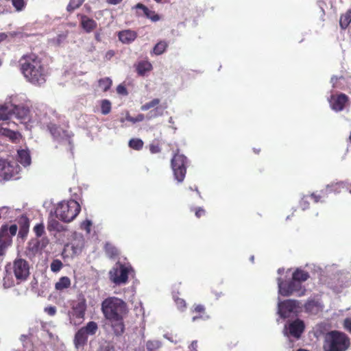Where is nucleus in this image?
Segmentation results:
<instances>
[{"label":"nucleus","mask_w":351,"mask_h":351,"mask_svg":"<svg viewBox=\"0 0 351 351\" xmlns=\"http://www.w3.org/2000/svg\"><path fill=\"white\" fill-rule=\"evenodd\" d=\"M151 108H153V110L149 112L147 115L148 119L162 116L165 110L167 108V105L166 103L160 104V99L158 98H154L150 101L142 105L141 107V110L142 111H147Z\"/></svg>","instance_id":"nucleus-11"},{"label":"nucleus","mask_w":351,"mask_h":351,"mask_svg":"<svg viewBox=\"0 0 351 351\" xmlns=\"http://www.w3.org/2000/svg\"><path fill=\"white\" fill-rule=\"evenodd\" d=\"M123 0H106V3L110 5H117L121 3Z\"/></svg>","instance_id":"nucleus-56"},{"label":"nucleus","mask_w":351,"mask_h":351,"mask_svg":"<svg viewBox=\"0 0 351 351\" xmlns=\"http://www.w3.org/2000/svg\"><path fill=\"white\" fill-rule=\"evenodd\" d=\"M30 276L29 263L21 257L16 258L12 263L5 266L3 285L10 288L26 282Z\"/></svg>","instance_id":"nucleus-3"},{"label":"nucleus","mask_w":351,"mask_h":351,"mask_svg":"<svg viewBox=\"0 0 351 351\" xmlns=\"http://www.w3.org/2000/svg\"><path fill=\"white\" fill-rule=\"evenodd\" d=\"M29 110L23 106H15L13 109V114L21 122L26 121L29 118Z\"/></svg>","instance_id":"nucleus-23"},{"label":"nucleus","mask_w":351,"mask_h":351,"mask_svg":"<svg viewBox=\"0 0 351 351\" xmlns=\"http://www.w3.org/2000/svg\"><path fill=\"white\" fill-rule=\"evenodd\" d=\"M144 119H145V116L143 114H138L136 117H131L129 114H128L126 116V120L128 121H130L133 123H135L136 122L143 121Z\"/></svg>","instance_id":"nucleus-43"},{"label":"nucleus","mask_w":351,"mask_h":351,"mask_svg":"<svg viewBox=\"0 0 351 351\" xmlns=\"http://www.w3.org/2000/svg\"><path fill=\"white\" fill-rule=\"evenodd\" d=\"M117 92L118 94L119 95H128V92L127 90V88L126 87L123 85V84H119L117 86Z\"/></svg>","instance_id":"nucleus-50"},{"label":"nucleus","mask_w":351,"mask_h":351,"mask_svg":"<svg viewBox=\"0 0 351 351\" xmlns=\"http://www.w3.org/2000/svg\"><path fill=\"white\" fill-rule=\"evenodd\" d=\"M343 77L341 76L339 77H337V76H332L330 79V82L332 83V87L333 88H338V85H337V81L339 79H342Z\"/></svg>","instance_id":"nucleus-54"},{"label":"nucleus","mask_w":351,"mask_h":351,"mask_svg":"<svg viewBox=\"0 0 351 351\" xmlns=\"http://www.w3.org/2000/svg\"><path fill=\"white\" fill-rule=\"evenodd\" d=\"M309 197L307 195H304L300 202V206L302 208V210H306L309 208L310 203L308 201Z\"/></svg>","instance_id":"nucleus-45"},{"label":"nucleus","mask_w":351,"mask_h":351,"mask_svg":"<svg viewBox=\"0 0 351 351\" xmlns=\"http://www.w3.org/2000/svg\"><path fill=\"white\" fill-rule=\"evenodd\" d=\"M18 226L12 224L3 225L0 228V256L3 255L5 250L12 243V237L16 235Z\"/></svg>","instance_id":"nucleus-9"},{"label":"nucleus","mask_w":351,"mask_h":351,"mask_svg":"<svg viewBox=\"0 0 351 351\" xmlns=\"http://www.w3.org/2000/svg\"><path fill=\"white\" fill-rule=\"evenodd\" d=\"M298 351H308V350H304V349H299Z\"/></svg>","instance_id":"nucleus-61"},{"label":"nucleus","mask_w":351,"mask_h":351,"mask_svg":"<svg viewBox=\"0 0 351 351\" xmlns=\"http://www.w3.org/2000/svg\"><path fill=\"white\" fill-rule=\"evenodd\" d=\"M45 312L50 316H53L56 313V308L55 306H48L45 308Z\"/></svg>","instance_id":"nucleus-52"},{"label":"nucleus","mask_w":351,"mask_h":351,"mask_svg":"<svg viewBox=\"0 0 351 351\" xmlns=\"http://www.w3.org/2000/svg\"><path fill=\"white\" fill-rule=\"evenodd\" d=\"M168 47V43L165 40H160L153 48V53L156 56L162 54Z\"/></svg>","instance_id":"nucleus-33"},{"label":"nucleus","mask_w":351,"mask_h":351,"mask_svg":"<svg viewBox=\"0 0 351 351\" xmlns=\"http://www.w3.org/2000/svg\"><path fill=\"white\" fill-rule=\"evenodd\" d=\"M34 231L37 237H41L45 232L43 223H38L34 227Z\"/></svg>","instance_id":"nucleus-44"},{"label":"nucleus","mask_w":351,"mask_h":351,"mask_svg":"<svg viewBox=\"0 0 351 351\" xmlns=\"http://www.w3.org/2000/svg\"><path fill=\"white\" fill-rule=\"evenodd\" d=\"M71 279L67 276L61 277L59 280L55 284V289L56 291H62L71 287Z\"/></svg>","instance_id":"nucleus-27"},{"label":"nucleus","mask_w":351,"mask_h":351,"mask_svg":"<svg viewBox=\"0 0 351 351\" xmlns=\"http://www.w3.org/2000/svg\"><path fill=\"white\" fill-rule=\"evenodd\" d=\"M205 213V210L201 207H198L195 209V215L197 218H200L202 216L204 215Z\"/></svg>","instance_id":"nucleus-53"},{"label":"nucleus","mask_w":351,"mask_h":351,"mask_svg":"<svg viewBox=\"0 0 351 351\" xmlns=\"http://www.w3.org/2000/svg\"><path fill=\"white\" fill-rule=\"evenodd\" d=\"M1 64H2V62H1V60H0V66L1 65Z\"/></svg>","instance_id":"nucleus-62"},{"label":"nucleus","mask_w":351,"mask_h":351,"mask_svg":"<svg viewBox=\"0 0 351 351\" xmlns=\"http://www.w3.org/2000/svg\"><path fill=\"white\" fill-rule=\"evenodd\" d=\"M99 88L104 92L110 89L112 86V80L109 77L101 78L98 82Z\"/></svg>","instance_id":"nucleus-37"},{"label":"nucleus","mask_w":351,"mask_h":351,"mask_svg":"<svg viewBox=\"0 0 351 351\" xmlns=\"http://www.w3.org/2000/svg\"><path fill=\"white\" fill-rule=\"evenodd\" d=\"M343 187V184L342 182L332 183L331 184L327 185L325 191H322L321 193H339Z\"/></svg>","instance_id":"nucleus-31"},{"label":"nucleus","mask_w":351,"mask_h":351,"mask_svg":"<svg viewBox=\"0 0 351 351\" xmlns=\"http://www.w3.org/2000/svg\"><path fill=\"white\" fill-rule=\"evenodd\" d=\"M343 326L346 331L351 334V317H347L343 320Z\"/></svg>","instance_id":"nucleus-49"},{"label":"nucleus","mask_w":351,"mask_h":351,"mask_svg":"<svg viewBox=\"0 0 351 351\" xmlns=\"http://www.w3.org/2000/svg\"><path fill=\"white\" fill-rule=\"evenodd\" d=\"M19 68L25 80L34 86H40L47 81L48 70L35 53L23 55L19 60Z\"/></svg>","instance_id":"nucleus-1"},{"label":"nucleus","mask_w":351,"mask_h":351,"mask_svg":"<svg viewBox=\"0 0 351 351\" xmlns=\"http://www.w3.org/2000/svg\"><path fill=\"white\" fill-rule=\"evenodd\" d=\"M2 134L8 138H9L12 143H18L21 138V135L18 132H14L13 130H11L10 129H2Z\"/></svg>","instance_id":"nucleus-29"},{"label":"nucleus","mask_w":351,"mask_h":351,"mask_svg":"<svg viewBox=\"0 0 351 351\" xmlns=\"http://www.w3.org/2000/svg\"><path fill=\"white\" fill-rule=\"evenodd\" d=\"M98 330V325L90 321L85 326L80 328L75 334L73 343L77 349L83 348L87 343L89 335H94Z\"/></svg>","instance_id":"nucleus-7"},{"label":"nucleus","mask_w":351,"mask_h":351,"mask_svg":"<svg viewBox=\"0 0 351 351\" xmlns=\"http://www.w3.org/2000/svg\"><path fill=\"white\" fill-rule=\"evenodd\" d=\"M285 328L290 336L299 339L304 330L305 325L302 320L296 319L290 322L288 326H285Z\"/></svg>","instance_id":"nucleus-17"},{"label":"nucleus","mask_w":351,"mask_h":351,"mask_svg":"<svg viewBox=\"0 0 351 351\" xmlns=\"http://www.w3.org/2000/svg\"><path fill=\"white\" fill-rule=\"evenodd\" d=\"M152 65L148 61H140L136 64V70L138 75L143 76L147 72L152 70Z\"/></svg>","instance_id":"nucleus-25"},{"label":"nucleus","mask_w":351,"mask_h":351,"mask_svg":"<svg viewBox=\"0 0 351 351\" xmlns=\"http://www.w3.org/2000/svg\"><path fill=\"white\" fill-rule=\"evenodd\" d=\"M144 143L140 138H132L130 140L128 145L130 148L139 151L143 149Z\"/></svg>","instance_id":"nucleus-36"},{"label":"nucleus","mask_w":351,"mask_h":351,"mask_svg":"<svg viewBox=\"0 0 351 351\" xmlns=\"http://www.w3.org/2000/svg\"><path fill=\"white\" fill-rule=\"evenodd\" d=\"M349 141L351 143V132H350V136H349Z\"/></svg>","instance_id":"nucleus-60"},{"label":"nucleus","mask_w":351,"mask_h":351,"mask_svg":"<svg viewBox=\"0 0 351 351\" xmlns=\"http://www.w3.org/2000/svg\"><path fill=\"white\" fill-rule=\"evenodd\" d=\"M259 152H260V150H259V149L258 150V149H254V152H255V153L258 154V153H259Z\"/></svg>","instance_id":"nucleus-59"},{"label":"nucleus","mask_w":351,"mask_h":351,"mask_svg":"<svg viewBox=\"0 0 351 351\" xmlns=\"http://www.w3.org/2000/svg\"><path fill=\"white\" fill-rule=\"evenodd\" d=\"M323 308L324 304L319 300L309 299L304 304L305 311L313 315L318 314Z\"/></svg>","instance_id":"nucleus-18"},{"label":"nucleus","mask_w":351,"mask_h":351,"mask_svg":"<svg viewBox=\"0 0 351 351\" xmlns=\"http://www.w3.org/2000/svg\"><path fill=\"white\" fill-rule=\"evenodd\" d=\"M81 210L80 204L74 200L60 202L55 210L56 217L65 223H69L76 218Z\"/></svg>","instance_id":"nucleus-5"},{"label":"nucleus","mask_w":351,"mask_h":351,"mask_svg":"<svg viewBox=\"0 0 351 351\" xmlns=\"http://www.w3.org/2000/svg\"><path fill=\"white\" fill-rule=\"evenodd\" d=\"M12 4L16 12L23 11L26 7L27 3L25 0H11Z\"/></svg>","instance_id":"nucleus-38"},{"label":"nucleus","mask_w":351,"mask_h":351,"mask_svg":"<svg viewBox=\"0 0 351 351\" xmlns=\"http://www.w3.org/2000/svg\"><path fill=\"white\" fill-rule=\"evenodd\" d=\"M292 278L302 285L303 282L306 281L310 278V275L308 271L297 268L293 273Z\"/></svg>","instance_id":"nucleus-26"},{"label":"nucleus","mask_w":351,"mask_h":351,"mask_svg":"<svg viewBox=\"0 0 351 351\" xmlns=\"http://www.w3.org/2000/svg\"><path fill=\"white\" fill-rule=\"evenodd\" d=\"M47 128L55 141L58 142L66 141L69 144L71 143V136L67 130L53 123H49Z\"/></svg>","instance_id":"nucleus-13"},{"label":"nucleus","mask_w":351,"mask_h":351,"mask_svg":"<svg viewBox=\"0 0 351 351\" xmlns=\"http://www.w3.org/2000/svg\"><path fill=\"white\" fill-rule=\"evenodd\" d=\"M119 40L123 44H130L137 38V32L131 29H125L118 33Z\"/></svg>","instance_id":"nucleus-19"},{"label":"nucleus","mask_w":351,"mask_h":351,"mask_svg":"<svg viewBox=\"0 0 351 351\" xmlns=\"http://www.w3.org/2000/svg\"><path fill=\"white\" fill-rule=\"evenodd\" d=\"M95 38L97 41L99 42L101 41V38H100V34L99 33H95Z\"/></svg>","instance_id":"nucleus-58"},{"label":"nucleus","mask_w":351,"mask_h":351,"mask_svg":"<svg viewBox=\"0 0 351 351\" xmlns=\"http://www.w3.org/2000/svg\"><path fill=\"white\" fill-rule=\"evenodd\" d=\"M134 8L136 9H140L143 11L144 15L150 19L152 21H157L160 19L159 16L155 13L154 11L150 10L147 7H146L143 3H137Z\"/></svg>","instance_id":"nucleus-24"},{"label":"nucleus","mask_w":351,"mask_h":351,"mask_svg":"<svg viewBox=\"0 0 351 351\" xmlns=\"http://www.w3.org/2000/svg\"><path fill=\"white\" fill-rule=\"evenodd\" d=\"M8 38V35L5 33H0V43L5 40Z\"/></svg>","instance_id":"nucleus-57"},{"label":"nucleus","mask_w":351,"mask_h":351,"mask_svg":"<svg viewBox=\"0 0 351 351\" xmlns=\"http://www.w3.org/2000/svg\"><path fill=\"white\" fill-rule=\"evenodd\" d=\"M175 302L179 309H180L182 311L185 309L186 302L184 299L177 298L176 299H175Z\"/></svg>","instance_id":"nucleus-48"},{"label":"nucleus","mask_w":351,"mask_h":351,"mask_svg":"<svg viewBox=\"0 0 351 351\" xmlns=\"http://www.w3.org/2000/svg\"><path fill=\"white\" fill-rule=\"evenodd\" d=\"M191 312L193 313L196 314V315L192 317L193 322H196L199 319H205L206 318H208V316L206 315V308L202 304H194L193 306V308H191Z\"/></svg>","instance_id":"nucleus-21"},{"label":"nucleus","mask_w":351,"mask_h":351,"mask_svg":"<svg viewBox=\"0 0 351 351\" xmlns=\"http://www.w3.org/2000/svg\"><path fill=\"white\" fill-rule=\"evenodd\" d=\"M19 162L23 166L29 165L31 163V157L28 151L21 149L18 151Z\"/></svg>","instance_id":"nucleus-28"},{"label":"nucleus","mask_w":351,"mask_h":351,"mask_svg":"<svg viewBox=\"0 0 351 351\" xmlns=\"http://www.w3.org/2000/svg\"><path fill=\"white\" fill-rule=\"evenodd\" d=\"M279 293L283 296H289L297 293L298 296H302L306 293V289L297 280L291 278L289 282H284L281 278H278Z\"/></svg>","instance_id":"nucleus-8"},{"label":"nucleus","mask_w":351,"mask_h":351,"mask_svg":"<svg viewBox=\"0 0 351 351\" xmlns=\"http://www.w3.org/2000/svg\"><path fill=\"white\" fill-rule=\"evenodd\" d=\"M63 264L62 261L59 259H54L51 262L50 265L51 270L54 272L57 273L60 271V269L62 268Z\"/></svg>","instance_id":"nucleus-40"},{"label":"nucleus","mask_w":351,"mask_h":351,"mask_svg":"<svg viewBox=\"0 0 351 351\" xmlns=\"http://www.w3.org/2000/svg\"><path fill=\"white\" fill-rule=\"evenodd\" d=\"M101 312L109 322L113 333L117 337L125 332L124 317L128 313V306L122 299L112 296L101 302Z\"/></svg>","instance_id":"nucleus-2"},{"label":"nucleus","mask_w":351,"mask_h":351,"mask_svg":"<svg viewBox=\"0 0 351 351\" xmlns=\"http://www.w3.org/2000/svg\"><path fill=\"white\" fill-rule=\"evenodd\" d=\"M80 25L86 33H90L97 28V23L94 19L83 14L81 16Z\"/></svg>","instance_id":"nucleus-20"},{"label":"nucleus","mask_w":351,"mask_h":351,"mask_svg":"<svg viewBox=\"0 0 351 351\" xmlns=\"http://www.w3.org/2000/svg\"><path fill=\"white\" fill-rule=\"evenodd\" d=\"M91 226V221L89 219H86L81 223L80 227L82 230H85L88 233H89L90 232Z\"/></svg>","instance_id":"nucleus-46"},{"label":"nucleus","mask_w":351,"mask_h":351,"mask_svg":"<svg viewBox=\"0 0 351 351\" xmlns=\"http://www.w3.org/2000/svg\"><path fill=\"white\" fill-rule=\"evenodd\" d=\"M160 347L158 341H148L146 343V348L149 351H154Z\"/></svg>","instance_id":"nucleus-41"},{"label":"nucleus","mask_w":351,"mask_h":351,"mask_svg":"<svg viewBox=\"0 0 351 351\" xmlns=\"http://www.w3.org/2000/svg\"><path fill=\"white\" fill-rule=\"evenodd\" d=\"M187 163V158L184 154H180L178 149L171 160V167L173 176L178 182H182L184 180Z\"/></svg>","instance_id":"nucleus-6"},{"label":"nucleus","mask_w":351,"mask_h":351,"mask_svg":"<svg viewBox=\"0 0 351 351\" xmlns=\"http://www.w3.org/2000/svg\"><path fill=\"white\" fill-rule=\"evenodd\" d=\"M86 0H70L66 5V11L69 13L73 12L75 10L80 8Z\"/></svg>","instance_id":"nucleus-34"},{"label":"nucleus","mask_w":351,"mask_h":351,"mask_svg":"<svg viewBox=\"0 0 351 351\" xmlns=\"http://www.w3.org/2000/svg\"><path fill=\"white\" fill-rule=\"evenodd\" d=\"M11 113L8 111V108L4 106L0 107V121L8 120L10 118Z\"/></svg>","instance_id":"nucleus-42"},{"label":"nucleus","mask_w":351,"mask_h":351,"mask_svg":"<svg viewBox=\"0 0 351 351\" xmlns=\"http://www.w3.org/2000/svg\"><path fill=\"white\" fill-rule=\"evenodd\" d=\"M349 101V97L344 93L332 95L329 100L331 108L336 111H342Z\"/></svg>","instance_id":"nucleus-16"},{"label":"nucleus","mask_w":351,"mask_h":351,"mask_svg":"<svg viewBox=\"0 0 351 351\" xmlns=\"http://www.w3.org/2000/svg\"><path fill=\"white\" fill-rule=\"evenodd\" d=\"M71 308L73 315L80 319L79 323H75L74 324H80L84 319L87 308L86 300L82 294H80L77 300L73 302Z\"/></svg>","instance_id":"nucleus-14"},{"label":"nucleus","mask_w":351,"mask_h":351,"mask_svg":"<svg viewBox=\"0 0 351 351\" xmlns=\"http://www.w3.org/2000/svg\"><path fill=\"white\" fill-rule=\"evenodd\" d=\"M325 194H317L316 193H313L311 194L310 196H308L310 198H311L313 202L315 203H317L319 202V201H321L322 197Z\"/></svg>","instance_id":"nucleus-51"},{"label":"nucleus","mask_w":351,"mask_h":351,"mask_svg":"<svg viewBox=\"0 0 351 351\" xmlns=\"http://www.w3.org/2000/svg\"><path fill=\"white\" fill-rule=\"evenodd\" d=\"M18 224L19 226V236L24 238L29 231V220L26 216L22 215L18 219Z\"/></svg>","instance_id":"nucleus-22"},{"label":"nucleus","mask_w":351,"mask_h":351,"mask_svg":"<svg viewBox=\"0 0 351 351\" xmlns=\"http://www.w3.org/2000/svg\"><path fill=\"white\" fill-rule=\"evenodd\" d=\"M104 250L106 255L110 258H114L119 255L117 249L110 243H107L105 245Z\"/></svg>","instance_id":"nucleus-35"},{"label":"nucleus","mask_w":351,"mask_h":351,"mask_svg":"<svg viewBox=\"0 0 351 351\" xmlns=\"http://www.w3.org/2000/svg\"><path fill=\"white\" fill-rule=\"evenodd\" d=\"M19 167L0 158V180H9L19 172Z\"/></svg>","instance_id":"nucleus-12"},{"label":"nucleus","mask_w":351,"mask_h":351,"mask_svg":"<svg viewBox=\"0 0 351 351\" xmlns=\"http://www.w3.org/2000/svg\"><path fill=\"white\" fill-rule=\"evenodd\" d=\"M300 302L295 300H286L278 304V313L282 318H287L296 308H300Z\"/></svg>","instance_id":"nucleus-15"},{"label":"nucleus","mask_w":351,"mask_h":351,"mask_svg":"<svg viewBox=\"0 0 351 351\" xmlns=\"http://www.w3.org/2000/svg\"><path fill=\"white\" fill-rule=\"evenodd\" d=\"M197 341H193L189 346V348L191 350V351H197Z\"/></svg>","instance_id":"nucleus-55"},{"label":"nucleus","mask_w":351,"mask_h":351,"mask_svg":"<svg viewBox=\"0 0 351 351\" xmlns=\"http://www.w3.org/2000/svg\"><path fill=\"white\" fill-rule=\"evenodd\" d=\"M47 230L49 232L56 231L60 232L64 230L63 226L55 219H49L47 223Z\"/></svg>","instance_id":"nucleus-30"},{"label":"nucleus","mask_w":351,"mask_h":351,"mask_svg":"<svg viewBox=\"0 0 351 351\" xmlns=\"http://www.w3.org/2000/svg\"><path fill=\"white\" fill-rule=\"evenodd\" d=\"M351 23V10H348L340 17L339 25L342 29H346Z\"/></svg>","instance_id":"nucleus-32"},{"label":"nucleus","mask_w":351,"mask_h":351,"mask_svg":"<svg viewBox=\"0 0 351 351\" xmlns=\"http://www.w3.org/2000/svg\"><path fill=\"white\" fill-rule=\"evenodd\" d=\"M149 147L152 154H158L161 151V148L158 143H152L149 145Z\"/></svg>","instance_id":"nucleus-47"},{"label":"nucleus","mask_w":351,"mask_h":351,"mask_svg":"<svg viewBox=\"0 0 351 351\" xmlns=\"http://www.w3.org/2000/svg\"><path fill=\"white\" fill-rule=\"evenodd\" d=\"M111 110V103L108 99H104L101 103V113L104 115L110 113Z\"/></svg>","instance_id":"nucleus-39"},{"label":"nucleus","mask_w":351,"mask_h":351,"mask_svg":"<svg viewBox=\"0 0 351 351\" xmlns=\"http://www.w3.org/2000/svg\"><path fill=\"white\" fill-rule=\"evenodd\" d=\"M117 267L110 271V278L116 285L125 284L128 280V274L132 271L130 265H125L118 263Z\"/></svg>","instance_id":"nucleus-10"},{"label":"nucleus","mask_w":351,"mask_h":351,"mask_svg":"<svg viewBox=\"0 0 351 351\" xmlns=\"http://www.w3.org/2000/svg\"><path fill=\"white\" fill-rule=\"evenodd\" d=\"M350 346V339L343 332L332 330L324 337V351H346Z\"/></svg>","instance_id":"nucleus-4"}]
</instances>
